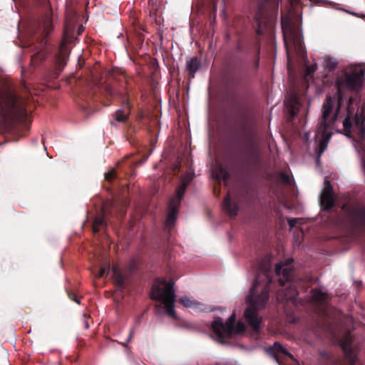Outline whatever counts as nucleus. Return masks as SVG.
Returning <instances> with one entry per match:
<instances>
[{"instance_id": "1", "label": "nucleus", "mask_w": 365, "mask_h": 365, "mask_svg": "<svg viewBox=\"0 0 365 365\" xmlns=\"http://www.w3.org/2000/svg\"><path fill=\"white\" fill-rule=\"evenodd\" d=\"M272 270L270 266L260 268L247 297V307L245 310L244 317L252 329L258 331L260 329L262 318L258 311L264 309L269 299V284L272 282Z\"/></svg>"}, {"instance_id": "2", "label": "nucleus", "mask_w": 365, "mask_h": 365, "mask_svg": "<svg viewBox=\"0 0 365 365\" xmlns=\"http://www.w3.org/2000/svg\"><path fill=\"white\" fill-rule=\"evenodd\" d=\"M341 104L342 96L339 91H337L334 97L327 96L323 104L322 120L319 128L322 130L325 140H322L319 143V155L326 149L327 141L331 137V134L327 133L326 130L327 127L336 121Z\"/></svg>"}, {"instance_id": "3", "label": "nucleus", "mask_w": 365, "mask_h": 365, "mask_svg": "<svg viewBox=\"0 0 365 365\" xmlns=\"http://www.w3.org/2000/svg\"><path fill=\"white\" fill-rule=\"evenodd\" d=\"M174 285L175 282L172 280L167 282L164 279H158L153 285L151 297L163 304L168 315L175 318Z\"/></svg>"}, {"instance_id": "4", "label": "nucleus", "mask_w": 365, "mask_h": 365, "mask_svg": "<svg viewBox=\"0 0 365 365\" xmlns=\"http://www.w3.org/2000/svg\"><path fill=\"white\" fill-rule=\"evenodd\" d=\"M235 313L233 312L225 323L220 317H217L212 323V328L215 335V340L220 343H225V339L231 337L232 334H240L245 331V325L243 322H238L234 326Z\"/></svg>"}, {"instance_id": "5", "label": "nucleus", "mask_w": 365, "mask_h": 365, "mask_svg": "<svg viewBox=\"0 0 365 365\" xmlns=\"http://www.w3.org/2000/svg\"><path fill=\"white\" fill-rule=\"evenodd\" d=\"M282 29L283 31V36L284 43L287 48V54L288 58L287 63V68L288 71H290V63H289V47L293 46L294 49L297 54L298 56L304 58V45L302 40V36L295 29H292L289 25L288 20L286 19H282Z\"/></svg>"}, {"instance_id": "6", "label": "nucleus", "mask_w": 365, "mask_h": 365, "mask_svg": "<svg viewBox=\"0 0 365 365\" xmlns=\"http://www.w3.org/2000/svg\"><path fill=\"white\" fill-rule=\"evenodd\" d=\"M192 180V176L186 175L181 179V184L176 190L175 196L170 199L168 203V212L165 222V228L171 230L175 225L178 207L187 185Z\"/></svg>"}, {"instance_id": "7", "label": "nucleus", "mask_w": 365, "mask_h": 365, "mask_svg": "<svg viewBox=\"0 0 365 365\" xmlns=\"http://www.w3.org/2000/svg\"><path fill=\"white\" fill-rule=\"evenodd\" d=\"M364 79V73L362 69L354 68L346 70L336 81L338 91L341 89H348L352 91H359Z\"/></svg>"}, {"instance_id": "8", "label": "nucleus", "mask_w": 365, "mask_h": 365, "mask_svg": "<svg viewBox=\"0 0 365 365\" xmlns=\"http://www.w3.org/2000/svg\"><path fill=\"white\" fill-rule=\"evenodd\" d=\"M3 109L6 113H11L15 115L18 120L24 124L25 127H29L27 122L29 114L24 108L19 106L15 96L9 95L8 98L4 100Z\"/></svg>"}, {"instance_id": "9", "label": "nucleus", "mask_w": 365, "mask_h": 365, "mask_svg": "<svg viewBox=\"0 0 365 365\" xmlns=\"http://www.w3.org/2000/svg\"><path fill=\"white\" fill-rule=\"evenodd\" d=\"M292 262L293 261L289 259L276 264V274L281 276L279 282L282 286H284L291 279V272L293 269Z\"/></svg>"}, {"instance_id": "10", "label": "nucleus", "mask_w": 365, "mask_h": 365, "mask_svg": "<svg viewBox=\"0 0 365 365\" xmlns=\"http://www.w3.org/2000/svg\"><path fill=\"white\" fill-rule=\"evenodd\" d=\"M321 207L323 210H329L334 206L333 187L329 180L326 179L321 193Z\"/></svg>"}, {"instance_id": "11", "label": "nucleus", "mask_w": 365, "mask_h": 365, "mask_svg": "<svg viewBox=\"0 0 365 365\" xmlns=\"http://www.w3.org/2000/svg\"><path fill=\"white\" fill-rule=\"evenodd\" d=\"M298 295V292L296 287L293 285L289 286L284 291L279 292L277 294V299L279 302H282L284 300L286 301H293L294 300Z\"/></svg>"}, {"instance_id": "12", "label": "nucleus", "mask_w": 365, "mask_h": 365, "mask_svg": "<svg viewBox=\"0 0 365 365\" xmlns=\"http://www.w3.org/2000/svg\"><path fill=\"white\" fill-rule=\"evenodd\" d=\"M298 295V292L296 287L293 285L289 286L284 291L279 292L277 294V299L279 302H282L284 300L286 301H293L294 300Z\"/></svg>"}, {"instance_id": "13", "label": "nucleus", "mask_w": 365, "mask_h": 365, "mask_svg": "<svg viewBox=\"0 0 365 365\" xmlns=\"http://www.w3.org/2000/svg\"><path fill=\"white\" fill-rule=\"evenodd\" d=\"M267 351L275 359H277L279 355L288 356L290 358H293V356L289 354L286 348L279 342H275L272 346L268 348Z\"/></svg>"}, {"instance_id": "14", "label": "nucleus", "mask_w": 365, "mask_h": 365, "mask_svg": "<svg viewBox=\"0 0 365 365\" xmlns=\"http://www.w3.org/2000/svg\"><path fill=\"white\" fill-rule=\"evenodd\" d=\"M351 343V339L349 337L346 338L342 344V348L344 352V355L346 359L349 361V362L354 365L356 361V355L354 351H352L349 347V344Z\"/></svg>"}, {"instance_id": "15", "label": "nucleus", "mask_w": 365, "mask_h": 365, "mask_svg": "<svg viewBox=\"0 0 365 365\" xmlns=\"http://www.w3.org/2000/svg\"><path fill=\"white\" fill-rule=\"evenodd\" d=\"M130 114L128 106H124L116 110L113 114V119L115 122L123 123L127 120Z\"/></svg>"}, {"instance_id": "16", "label": "nucleus", "mask_w": 365, "mask_h": 365, "mask_svg": "<svg viewBox=\"0 0 365 365\" xmlns=\"http://www.w3.org/2000/svg\"><path fill=\"white\" fill-rule=\"evenodd\" d=\"M285 106L289 110V112L292 115H294L297 114L298 111V99L297 98L296 95H294L293 96H290L289 98H287L285 102Z\"/></svg>"}, {"instance_id": "17", "label": "nucleus", "mask_w": 365, "mask_h": 365, "mask_svg": "<svg viewBox=\"0 0 365 365\" xmlns=\"http://www.w3.org/2000/svg\"><path fill=\"white\" fill-rule=\"evenodd\" d=\"M223 207L230 216L235 217L237 215L238 208L236 205H232L230 202V194H228V196L224 200Z\"/></svg>"}, {"instance_id": "18", "label": "nucleus", "mask_w": 365, "mask_h": 365, "mask_svg": "<svg viewBox=\"0 0 365 365\" xmlns=\"http://www.w3.org/2000/svg\"><path fill=\"white\" fill-rule=\"evenodd\" d=\"M186 68L192 77H194V74L200 68V62L197 58L194 57L187 61Z\"/></svg>"}, {"instance_id": "19", "label": "nucleus", "mask_w": 365, "mask_h": 365, "mask_svg": "<svg viewBox=\"0 0 365 365\" xmlns=\"http://www.w3.org/2000/svg\"><path fill=\"white\" fill-rule=\"evenodd\" d=\"M180 302L187 308H197L201 306V304L197 301L188 296L182 297L180 299Z\"/></svg>"}, {"instance_id": "20", "label": "nucleus", "mask_w": 365, "mask_h": 365, "mask_svg": "<svg viewBox=\"0 0 365 365\" xmlns=\"http://www.w3.org/2000/svg\"><path fill=\"white\" fill-rule=\"evenodd\" d=\"M322 65L329 71H333L337 66V61L334 58L330 56H324L322 58Z\"/></svg>"}, {"instance_id": "21", "label": "nucleus", "mask_w": 365, "mask_h": 365, "mask_svg": "<svg viewBox=\"0 0 365 365\" xmlns=\"http://www.w3.org/2000/svg\"><path fill=\"white\" fill-rule=\"evenodd\" d=\"M311 297L313 301L318 303H322L326 299V294L319 289L312 290Z\"/></svg>"}, {"instance_id": "22", "label": "nucleus", "mask_w": 365, "mask_h": 365, "mask_svg": "<svg viewBox=\"0 0 365 365\" xmlns=\"http://www.w3.org/2000/svg\"><path fill=\"white\" fill-rule=\"evenodd\" d=\"M43 32L48 35L52 30V21L49 15L44 17L42 23Z\"/></svg>"}, {"instance_id": "23", "label": "nucleus", "mask_w": 365, "mask_h": 365, "mask_svg": "<svg viewBox=\"0 0 365 365\" xmlns=\"http://www.w3.org/2000/svg\"><path fill=\"white\" fill-rule=\"evenodd\" d=\"M112 272L113 277L115 278L116 282L119 284H121L123 282V277L116 266L113 267Z\"/></svg>"}, {"instance_id": "24", "label": "nucleus", "mask_w": 365, "mask_h": 365, "mask_svg": "<svg viewBox=\"0 0 365 365\" xmlns=\"http://www.w3.org/2000/svg\"><path fill=\"white\" fill-rule=\"evenodd\" d=\"M104 225V219L103 217H96L93 222V229L95 232H98L99 227Z\"/></svg>"}, {"instance_id": "25", "label": "nucleus", "mask_w": 365, "mask_h": 365, "mask_svg": "<svg viewBox=\"0 0 365 365\" xmlns=\"http://www.w3.org/2000/svg\"><path fill=\"white\" fill-rule=\"evenodd\" d=\"M356 218L363 224L365 225V208H361L356 213Z\"/></svg>"}, {"instance_id": "26", "label": "nucleus", "mask_w": 365, "mask_h": 365, "mask_svg": "<svg viewBox=\"0 0 365 365\" xmlns=\"http://www.w3.org/2000/svg\"><path fill=\"white\" fill-rule=\"evenodd\" d=\"M44 54L43 53H41V52H37L36 53L34 54V56H33L32 58V63L34 64H36L37 63V60L38 58H41V59H43L44 58Z\"/></svg>"}, {"instance_id": "27", "label": "nucleus", "mask_w": 365, "mask_h": 365, "mask_svg": "<svg viewBox=\"0 0 365 365\" xmlns=\"http://www.w3.org/2000/svg\"><path fill=\"white\" fill-rule=\"evenodd\" d=\"M115 175L114 169H110L108 172L105 173V179L108 181H110L113 179Z\"/></svg>"}, {"instance_id": "28", "label": "nucleus", "mask_w": 365, "mask_h": 365, "mask_svg": "<svg viewBox=\"0 0 365 365\" xmlns=\"http://www.w3.org/2000/svg\"><path fill=\"white\" fill-rule=\"evenodd\" d=\"M344 128L346 131L349 132L351 127V123L349 119L346 118L343 122Z\"/></svg>"}, {"instance_id": "29", "label": "nucleus", "mask_w": 365, "mask_h": 365, "mask_svg": "<svg viewBox=\"0 0 365 365\" xmlns=\"http://www.w3.org/2000/svg\"><path fill=\"white\" fill-rule=\"evenodd\" d=\"M109 269L108 267H103L100 269L99 272L96 275L97 277H102L106 273H108Z\"/></svg>"}, {"instance_id": "30", "label": "nucleus", "mask_w": 365, "mask_h": 365, "mask_svg": "<svg viewBox=\"0 0 365 365\" xmlns=\"http://www.w3.org/2000/svg\"><path fill=\"white\" fill-rule=\"evenodd\" d=\"M280 178L284 182H289V178L288 175H287L284 173H280Z\"/></svg>"}, {"instance_id": "31", "label": "nucleus", "mask_w": 365, "mask_h": 365, "mask_svg": "<svg viewBox=\"0 0 365 365\" xmlns=\"http://www.w3.org/2000/svg\"><path fill=\"white\" fill-rule=\"evenodd\" d=\"M68 297L71 299L73 300L78 304H80L79 300L77 299V297L72 293H68Z\"/></svg>"}, {"instance_id": "32", "label": "nucleus", "mask_w": 365, "mask_h": 365, "mask_svg": "<svg viewBox=\"0 0 365 365\" xmlns=\"http://www.w3.org/2000/svg\"><path fill=\"white\" fill-rule=\"evenodd\" d=\"M289 225H290V227L292 228L297 223L296 219H289L288 220Z\"/></svg>"}, {"instance_id": "33", "label": "nucleus", "mask_w": 365, "mask_h": 365, "mask_svg": "<svg viewBox=\"0 0 365 365\" xmlns=\"http://www.w3.org/2000/svg\"><path fill=\"white\" fill-rule=\"evenodd\" d=\"M61 52L63 53V55L67 53V48H66L64 43L61 46Z\"/></svg>"}, {"instance_id": "34", "label": "nucleus", "mask_w": 365, "mask_h": 365, "mask_svg": "<svg viewBox=\"0 0 365 365\" xmlns=\"http://www.w3.org/2000/svg\"><path fill=\"white\" fill-rule=\"evenodd\" d=\"M68 29L66 26L65 29V31H64V42L68 41V39H67V35H68Z\"/></svg>"}, {"instance_id": "35", "label": "nucleus", "mask_w": 365, "mask_h": 365, "mask_svg": "<svg viewBox=\"0 0 365 365\" xmlns=\"http://www.w3.org/2000/svg\"><path fill=\"white\" fill-rule=\"evenodd\" d=\"M314 71H315V68L314 67L312 66V67L307 68V73H308V74H310V73H313Z\"/></svg>"}, {"instance_id": "36", "label": "nucleus", "mask_w": 365, "mask_h": 365, "mask_svg": "<svg viewBox=\"0 0 365 365\" xmlns=\"http://www.w3.org/2000/svg\"><path fill=\"white\" fill-rule=\"evenodd\" d=\"M59 61H61V63H64V61H66V58H65V57H62V58H61V60H59Z\"/></svg>"}, {"instance_id": "37", "label": "nucleus", "mask_w": 365, "mask_h": 365, "mask_svg": "<svg viewBox=\"0 0 365 365\" xmlns=\"http://www.w3.org/2000/svg\"><path fill=\"white\" fill-rule=\"evenodd\" d=\"M223 178H224V179H225L227 178V173H223Z\"/></svg>"}, {"instance_id": "38", "label": "nucleus", "mask_w": 365, "mask_h": 365, "mask_svg": "<svg viewBox=\"0 0 365 365\" xmlns=\"http://www.w3.org/2000/svg\"><path fill=\"white\" fill-rule=\"evenodd\" d=\"M86 328H88V323L86 324Z\"/></svg>"}]
</instances>
